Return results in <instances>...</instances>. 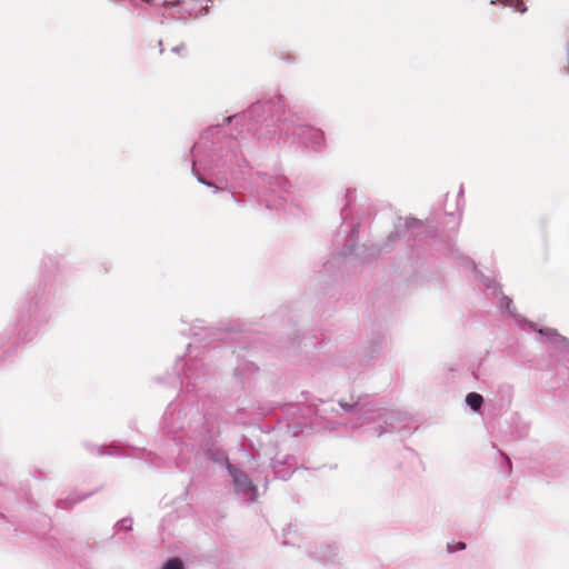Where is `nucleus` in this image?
<instances>
[{
    "instance_id": "nucleus-1",
    "label": "nucleus",
    "mask_w": 569,
    "mask_h": 569,
    "mask_svg": "<svg viewBox=\"0 0 569 569\" xmlns=\"http://www.w3.org/2000/svg\"><path fill=\"white\" fill-rule=\"evenodd\" d=\"M247 147L243 137L240 139L227 137L221 133L218 126L210 127L192 147V172L200 183L212 187L213 192L217 193L222 189L203 179L199 171L200 168L234 176L248 166L243 154Z\"/></svg>"
},
{
    "instance_id": "nucleus-2",
    "label": "nucleus",
    "mask_w": 569,
    "mask_h": 569,
    "mask_svg": "<svg viewBox=\"0 0 569 569\" xmlns=\"http://www.w3.org/2000/svg\"><path fill=\"white\" fill-rule=\"evenodd\" d=\"M280 130L286 136V141L298 142L312 150H321L326 146V138L322 130L300 122L295 114L283 117Z\"/></svg>"
},
{
    "instance_id": "nucleus-3",
    "label": "nucleus",
    "mask_w": 569,
    "mask_h": 569,
    "mask_svg": "<svg viewBox=\"0 0 569 569\" xmlns=\"http://www.w3.org/2000/svg\"><path fill=\"white\" fill-rule=\"evenodd\" d=\"M284 112V100L280 94H274L268 99H263L253 103L247 111L241 114H234L226 118L227 123H242L248 121L266 120L262 113H270L271 116H279Z\"/></svg>"
},
{
    "instance_id": "nucleus-4",
    "label": "nucleus",
    "mask_w": 569,
    "mask_h": 569,
    "mask_svg": "<svg viewBox=\"0 0 569 569\" xmlns=\"http://www.w3.org/2000/svg\"><path fill=\"white\" fill-rule=\"evenodd\" d=\"M260 180L261 188H263L261 201L264 202L266 207L269 209H284L287 203L284 194L288 193L287 179L281 176L270 177L262 174Z\"/></svg>"
},
{
    "instance_id": "nucleus-5",
    "label": "nucleus",
    "mask_w": 569,
    "mask_h": 569,
    "mask_svg": "<svg viewBox=\"0 0 569 569\" xmlns=\"http://www.w3.org/2000/svg\"><path fill=\"white\" fill-rule=\"evenodd\" d=\"M224 463L230 477L232 478L236 493L241 496L244 500L256 501L258 498V490L256 486L252 485L250 478L243 471L231 465L227 458L224 459Z\"/></svg>"
},
{
    "instance_id": "nucleus-6",
    "label": "nucleus",
    "mask_w": 569,
    "mask_h": 569,
    "mask_svg": "<svg viewBox=\"0 0 569 569\" xmlns=\"http://www.w3.org/2000/svg\"><path fill=\"white\" fill-rule=\"evenodd\" d=\"M340 406L345 411H350L356 416L357 421L352 425L353 429L363 427L367 422L380 418L382 413L369 402H355L349 405L340 401Z\"/></svg>"
},
{
    "instance_id": "nucleus-7",
    "label": "nucleus",
    "mask_w": 569,
    "mask_h": 569,
    "mask_svg": "<svg viewBox=\"0 0 569 569\" xmlns=\"http://www.w3.org/2000/svg\"><path fill=\"white\" fill-rule=\"evenodd\" d=\"M537 331L540 336L550 341L559 352L569 355V339L559 335L557 330L552 328H541Z\"/></svg>"
},
{
    "instance_id": "nucleus-8",
    "label": "nucleus",
    "mask_w": 569,
    "mask_h": 569,
    "mask_svg": "<svg viewBox=\"0 0 569 569\" xmlns=\"http://www.w3.org/2000/svg\"><path fill=\"white\" fill-rule=\"evenodd\" d=\"M425 226L420 220L413 218H407L403 223L400 221L397 226L396 234H402L409 238H418L420 230Z\"/></svg>"
},
{
    "instance_id": "nucleus-9",
    "label": "nucleus",
    "mask_w": 569,
    "mask_h": 569,
    "mask_svg": "<svg viewBox=\"0 0 569 569\" xmlns=\"http://www.w3.org/2000/svg\"><path fill=\"white\" fill-rule=\"evenodd\" d=\"M466 267L467 268H470V270L473 272L475 274V279L477 280H480L481 283L487 288V289H492L493 293H498V288H497V284H496V281L490 279V278H487L485 277L481 272H479L477 270V267L473 261L471 260H466Z\"/></svg>"
},
{
    "instance_id": "nucleus-10",
    "label": "nucleus",
    "mask_w": 569,
    "mask_h": 569,
    "mask_svg": "<svg viewBox=\"0 0 569 569\" xmlns=\"http://www.w3.org/2000/svg\"><path fill=\"white\" fill-rule=\"evenodd\" d=\"M466 403L470 407V409H472L473 411H479L482 403H483V398L481 395L477 393V392H469L467 396H466Z\"/></svg>"
},
{
    "instance_id": "nucleus-11",
    "label": "nucleus",
    "mask_w": 569,
    "mask_h": 569,
    "mask_svg": "<svg viewBox=\"0 0 569 569\" xmlns=\"http://www.w3.org/2000/svg\"><path fill=\"white\" fill-rule=\"evenodd\" d=\"M355 199H356L355 190L348 188L346 190V193H345V197H343V207L341 209V217H342L343 220H346L347 217H348L347 208L349 206H351V203L355 201Z\"/></svg>"
},
{
    "instance_id": "nucleus-12",
    "label": "nucleus",
    "mask_w": 569,
    "mask_h": 569,
    "mask_svg": "<svg viewBox=\"0 0 569 569\" xmlns=\"http://www.w3.org/2000/svg\"><path fill=\"white\" fill-rule=\"evenodd\" d=\"M336 555L335 548L330 546L321 547V555L318 557L320 560H330Z\"/></svg>"
},
{
    "instance_id": "nucleus-13",
    "label": "nucleus",
    "mask_w": 569,
    "mask_h": 569,
    "mask_svg": "<svg viewBox=\"0 0 569 569\" xmlns=\"http://www.w3.org/2000/svg\"><path fill=\"white\" fill-rule=\"evenodd\" d=\"M358 238V231L357 229H352L349 237H348V240H347V246H348V249L346 250L345 253H350L355 247V243H356V240Z\"/></svg>"
},
{
    "instance_id": "nucleus-14",
    "label": "nucleus",
    "mask_w": 569,
    "mask_h": 569,
    "mask_svg": "<svg viewBox=\"0 0 569 569\" xmlns=\"http://www.w3.org/2000/svg\"><path fill=\"white\" fill-rule=\"evenodd\" d=\"M82 499H84V497H80V498H73V497H70L69 499H67L66 501H58V507L59 508H63V509H67V508H70L72 507L73 505L78 503L79 501H81Z\"/></svg>"
},
{
    "instance_id": "nucleus-15",
    "label": "nucleus",
    "mask_w": 569,
    "mask_h": 569,
    "mask_svg": "<svg viewBox=\"0 0 569 569\" xmlns=\"http://www.w3.org/2000/svg\"><path fill=\"white\" fill-rule=\"evenodd\" d=\"M162 569H183V566L179 559H171L162 567Z\"/></svg>"
},
{
    "instance_id": "nucleus-16",
    "label": "nucleus",
    "mask_w": 569,
    "mask_h": 569,
    "mask_svg": "<svg viewBox=\"0 0 569 569\" xmlns=\"http://www.w3.org/2000/svg\"><path fill=\"white\" fill-rule=\"evenodd\" d=\"M118 526L123 530H130L132 528V519L123 518L118 522Z\"/></svg>"
},
{
    "instance_id": "nucleus-17",
    "label": "nucleus",
    "mask_w": 569,
    "mask_h": 569,
    "mask_svg": "<svg viewBox=\"0 0 569 569\" xmlns=\"http://www.w3.org/2000/svg\"><path fill=\"white\" fill-rule=\"evenodd\" d=\"M510 307H511V300L508 297H506V296H501L500 308L505 309L508 312H510Z\"/></svg>"
},
{
    "instance_id": "nucleus-18",
    "label": "nucleus",
    "mask_w": 569,
    "mask_h": 569,
    "mask_svg": "<svg viewBox=\"0 0 569 569\" xmlns=\"http://www.w3.org/2000/svg\"><path fill=\"white\" fill-rule=\"evenodd\" d=\"M466 548V545L463 542H457V543H448V550L450 552H455L458 550H462Z\"/></svg>"
},
{
    "instance_id": "nucleus-19",
    "label": "nucleus",
    "mask_w": 569,
    "mask_h": 569,
    "mask_svg": "<svg viewBox=\"0 0 569 569\" xmlns=\"http://www.w3.org/2000/svg\"><path fill=\"white\" fill-rule=\"evenodd\" d=\"M273 469H274V476L279 479H287L291 472L288 471V472H282L281 469H279L277 466H273Z\"/></svg>"
},
{
    "instance_id": "nucleus-20",
    "label": "nucleus",
    "mask_w": 569,
    "mask_h": 569,
    "mask_svg": "<svg viewBox=\"0 0 569 569\" xmlns=\"http://www.w3.org/2000/svg\"><path fill=\"white\" fill-rule=\"evenodd\" d=\"M186 50H187V48L184 44L176 46L172 48V51L178 54L184 53Z\"/></svg>"
},
{
    "instance_id": "nucleus-21",
    "label": "nucleus",
    "mask_w": 569,
    "mask_h": 569,
    "mask_svg": "<svg viewBox=\"0 0 569 569\" xmlns=\"http://www.w3.org/2000/svg\"><path fill=\"white\" fill-rule=\"evenodd\" d=\"M392 419H393V417H392V416H389V417H387V418L385 419V423H386V425H390V429H386V431H390V430H395V429H396V427H395L391 422H388V420H392Z\"/></svg>"
},
{
    "instance_id": "nucleus-22",
    "label": "nucleus",
    "mask_w": 569,
    "mask_h": 569,
    "mask_svg": "<svg viewBox=\"0 0 569 569\" xmlns=\"http://www.w3.org/2000/svg\"><path fill=\"white\" fill-rule=\"evenodd\" d=\"M506 460H507V463H508L509 468H511V461H510V459H509L508 457H506Z\"/></svg>"
},
{
    "instance_id": "nucleus-23",
    "label": "nucleus",
    "mask_w": 569,
    "mask_h": 569,
    "mask_svg": "<svg viewBox=\"0 0 569 569\" xmlns=\"http://www.w3.org/2000/svg\"><path fill=\"white\" fill-rule=\"evenodd\" d=\"M372 433H373V435H377V436H381V433H382V432H381V431H376V430H375Z\"/></svg>"
},
{
    "instance_id": "nucleus-24",
    "label": "nucleus",
    "mask_w": 569,
    "mask_h": 569,
    "mask_svg": "<svg viewBox=\"0 0 569 569\" xmlns=\"http://www.w3.org/2000/svg\"><path fill=\"white\" fill-rule=\"evenodd\" d=\"M231 199H233L236 202H238V200L234 198V194H230Z\"/></svg>"
},
{
    "instance_id": "nucleus-25",
    "label": "nucleus",
    "mask_w": 569,
    "mask_h": 569,
    "mask_svg": "<svg viewBox=\"0 0 569 569\" xmlns=\"http://www.w3.org/2000/svg\"><path fill=\"white\" fill-rule=\"evenodd\" d=\"M528 325H529V327H530V328H532V329H535V330H536V328H535L533 323L529 322Z\"/></svg>"
}]
</instances>
